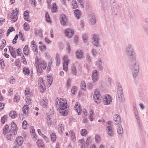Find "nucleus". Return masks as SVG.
<instances>
[{
	"mask_svg": "<svg viewBox=\"0 0 148 148\" xmlns=\"http://www.w3.org/2000/svg\"><path fill=\"white\" fill-rule=\"evenodd\" d=\"M98 73L97 70H94L92 73V78L93 82H95L97 81L99 78L98 75Z\"/></svg>",
	"mask_w": 148,
	"mask_h": 148,
	"instance_id": "15",
	"label": "nucleus"
},
{
	"mask_svg": "<svg viewBox=\"0 0 148 148\" xmlns=\"http://www.w3.org/2000/svg\"><path fill=\"white\" fill-rule=\"evenodd\" d=\"M103 103L104 105H108L110 103L112 99L110 95H106L104 97Z\"/></svg>",
	"mask_w": 148,
	"mask_h": 148,
	"instance_id": "13",
	"label": "nucleus"
},
{
	"mask_svg": "<svg viewBox=\"0 0 148 148\" xmlns=\"http://www.w3.org/2000/svg\"><path fill=\"white\" fill-rule=\"evenodd\" d=\"M25 93L27 97H32V91L29 88H26Z\"/></svg>",
	"mask_w": 148,
	"mask_h": 148,
	"instance_id": "26",
	"label": "nucleus"
},
{
	"mask_svg": "<svg viewBox=\"0 0 148 148\" xmlns=\"http://www.w3.org/2000/svg\"><path fill=\"white\" fill-rule=\"evenodd\" d=\"M87 19L89 23L91 25H93L95 24L96 19L93 13H90Z\"/></svg>",
	"mask_w": 148,
	"mask_h": 148,
	"instance_id": "10",
	"label": "nucleus"
},
{
	"mask_svg": "<svg viewBox=\"0 0 148 148\" xmlns=\"http://www.w3.org/2000/svg\"><path fill=\"white\" fill-rule=\"evenodd\" d=\"M28 106L27 105H25L23 108V112L24 114H27L29 110Z\"/></svg>",
	"mask_w": 148,
	"mask_h": 148,
	"instance_id": "37",
	"label": "nucleus"
},
{
	"mask_svg": "<svg viewBox=\"0 0 148 148\" xmlns=\"http://www.w3.org/2000/svg\"><path fill=\"white\" fill-rule=\"evenodd\" d=\"M24 28L25 30H28L29 29V26L27 23L25 22L24 25Z\"/></svg>",
	"mask_w": 148,
	"mask_h": 148,
	"instance_id": "59",
	"label": "nucleus"
},
{
	"mask_svg": "<svg viewBox=\"0 0 148 148\" xmlns=\"http://www.w3.org/2000/svg\"><path fill=\"white\" fill-rule=\"evenodd\" d=\"M87 133V130L85 129H83L81 132V135L83 136L85 135Z\"/></svg>",
	"mask_w": 148,
	"mask_h": 148,
	"instance_id": "60",
	"label": "nucleus"
},
{
	"mask_svg": "<svg viewBox=\"0 0 148 148\" xmlns=\"http://www.w3.org/2000/svg\"><path fill=\"white\" fill-rule=\"evenodd\" d=\"M35 34L36 36L39 35V36L42 38L43 36V35L42 34L41 29H39L38 31L36 30L35 32Z\"/></svg>",
	"mask_w": 148,
	"mask_h": 148,
	"instance_id": "38",
	"label": "nucleus"
},
{
	"mask_svg": "<svg viewBox=\"0 0 148 148\" xmlns=\"http://www.w3.org/2000/svg\"><path fill=\"white\" fill-rule=\"evenodd\" d=\"M0 65L3 69L4 67L5 64L3 59H1L0 60Z\"/></svg>",
	"mask_w": 148,
	"mask_h": 148,
	"instance_id": "61",
	"label": "nucleus"
},
{
	"mask_svg": "<svg viewBox=\"0 0 148 148\" xmlns=\"http://www.w3.org/2000/svg\"><path fill=\"white\" fill-rule=\"evenodd\" d=\"M74 108L78 114L79 115L80 113H81V110H82L79 104L78 103H77L75 104Z\"/></svg>",
	"mask_w": 148,
	"mask_h": 148,
	"instance_id": "24",
	"label": "nucleus"
},
{
	"mask_svg": "<svg viewBox=\"0 0 148 148\" xmlns=\"http://www.w3.org/2000/svg\"><path fill=\"white\" fill-rule=\"evenodd\" d=\"M78 143H79L81 148H85V141L84 139L79 140Z\"/></svg>",
	"mask_w": 148,
	"mask_h": 148,
	"instance_id": "34",
	"label": "nucleus"
},
{
	"mask_svg": "<svg viewBox=\"0 0 148 148\" xmlns=\"http://www.w3.org/2000/svg\"><path fill=\"white\" fill-rule=\"evenodd\" d=\"M38 81L39 90L41 92H43L45 91L47 86L45 85L43 79L41 77H40Z\"/></svg>",
	"mask_w": 148,
	"mask_h": 148,
	"instance_id": "9",
	"label": "nucleus"
},
{
	"mask_svg": "<svg viewBox=\"0 0 148 148\" xmlns=\"http://www.w3.org/2000/svg\"><path fill=\"white\" fill-rule=\"evenodd\" d=\"M52 79H51L50 78L48 77L47 80V82H46L47 84V87H48L50 86L52 83Z\"/></svg>",
	"mask_w": 148,
	"mask_h": 148,
	"instance_id": "41",
	"label": "nucleus"
},
{
	"mask_svg": "<svg viewBox=\"0 0 148 148\" xmlns=\"http://www.w3.org/2000/svg\"><path fill=\"white\" fill-rule=\"evenodd\" d=\"M77 90V88L75 86L73 87L71 89V92L72 94L74 95L76 93V91Z\"/></svg>",
	"mask_w": 148,
	"mask_h": 148,
	"instance_id": "44",
	"label": "nucleus"
},
{
	"mask_svg": "<svg viewBox=\"0 0 148 148\" xmlns=\"http://www.w3.org/2000/svg\"><path fill=\"white\" fill-rule=\"evenodd\" d=\"M8 128L9 126L7 125H5L3 130V133L4 135L6 134L8 132Z\"/></svg>",
	"mask_w": 148,
	"mask_h": 148,
	"instance_id": "43",
	"label": "nucleus"
},
{
	"mask_svg": "<svg viewBox=\"0 0 148 148\" xmlns=\"http://www.w3.org/2000/svg\"><path fill=\"white\" fill-rule=\"evenodd\" d=\"M27 124V121H24L23 122L22 126L23 129H25L26 128Z\"/></svg>",
	"mask_w": 148,
	"mask_h": 148,
	"instance_id": "64",
	"label": "nucleus"
},
{
	"mask_svg": "<svg viewBox=\"0 0 148 148\" xmlns=\"http://www.w3.org/2000/svg\"><path fill=\"white\" fill-rule=\"evenodd\" d=\"M126 53L130 59L135 60L136 59V55L134 50L130 45L127 46L125 48Z\"/></svg>",
	"mask_w": 148,
	"mask_h": 148,
	"instance_id": "4",
	"label": "nucleus"
},
{
	"mask_svg": "<svg viewBox=\"0 0 148 148\" xmlns=\"http://www.w3.org/2000/svg\"><path fill=\"white\" fill-rule=\"evenodd\" d=\"M55 104L58 106L60 113L62 115H66L67 112L66 110L67 108V102L65 100L60 98L58 99L55 100Z\"/></svg>",
	"mask_w": 148,
	"mask_h": 148,
	"instance_id": "1",
	"label": "nucleus"
},
{
	"mask_svg": "<svg viewBox=\"0 0 148 148\" xmlns=\"http://www.w3.org/2000/svg\"><path fill=\"white\" fill-rule=\"evenodd\" d=\"M72 72L74 75H75L77 73L76 69L74 66H72L71 68Z\"/></svg>",
	"mask_w": 148,
	"mask_h": 148,
	"instance_id": "49",
	"label": "nucleus"
},
{
	"mask_svg": "<svg viewBox=\"0 0 148 148\" xmlns=\"http://www.w3.org/2000/svg\"><path fill=\"white\" fill-rule=\"evenodd\" d=\"M26 97V103L28 104H29L31 103V101L30 99V97Z\"/></svg>",
	"mask_w": 148,
	"mask_h": 148,
	"instance_id": "56",
	"label": "nucleus"
},
{
	"mask_svg": "<svg viewBox=\"0 0 148 148\" xmlns=\"http://www.w3.org/2000/svg\"><path fill=\"white\" fill-rule=\"evenodd\" d=\"M99 36L97 35L93 34L92 37V39L93 40L92 43L95 46L98 47L99 44Z\"/></svg>",
	"mask_w": 148,
	"mask_h": 148,
	"instance_id": "12",
	"label": "nucleus"
},
{
	"mask_svg": "<svg viewBox=\"0 0 148 148\" xmlns=\"http://www.w3.org/2000/svg\"><path fill=\"white\" fill-rule=\"evenodd\" d=\"M23 72L25 75L28 76L30 73V70L27 67H25L23 68Z\"/></svg>",
	"mask_w": 148,
	"mask_h": 148,
	"instance_id": "27",
	"label": "nucleus"
},
{
	"mask_svg": "<svg viewBox=\"0 0 148 148\" xmlns=\"http://www.w3.org/2000/svg\"><path fill=\"white\" fill-rule=\"evenodd\" d=\"M39 48L41 51H44L46 49V45L45 44H42L39 46Z\"/></svg>",
	"mask_w": 148,
	"mask_h": 148,
	"instance_id": "52",
	"label": "nucleus"
},
{
	"mask_svg": "<svg viewBox=\"0 0 148 148\" xmlns=\"http://www.w3.org/2000/svg\"><path fill=\"white\" fill-rule=\"evenodd\" d=\"M56 65L58 66L59 64L60 63L59 57L58 55H57L56 56Z\"/></svg>",
	"mask_w": 148,
	"mask_h": 148,
	"instance_id": "58",
	"label": "nucleus"
},
{
	"mask_svg": "<svg viewBox=\"0 0 148 148\" xmlns=\"http://www.w3.org/2000/svg\"><path fill=\"white\" fill-rule=\"evenodd\" d=\"M67 47H66V51L68 53H69L71 52V48L70 45L69 43L67 42L66 43Z\"/></svg>",
	"mask_w": 148,
	"mask_h": 148,
	"instance_id": "50",
	"label": "nucleus"
},
{
	"mask_svg": "<svg viewBox=\"0 0 148 148\" xmlns=\"http://www.w3.org/2000/svg\"><path fill=\"white\" fill-rule=\"evenodd\" d=\"M10 117L12 119H14L17 116V114L16 112L14 111H11L9 114Z\"/></svg>",
	"mask_w": 148,
	"mask_h": 148,
	"instance_id": "31",
	"label": "nucleus"
},
{
	"mask_svg": "<svg viewBox=\"0 0 148 148\" xmlns=\"http://www.w3.org/2000/svg\"><path fill=\"white\" fill-rule=\"evenodd\" d=\"M11 125L12 131L14 132V135H16L17 132V127L16 125L14 122H12L11 123Z\"/></svg>",
	"mask_w": 148,
	"mask_h": 148,
	"instance_id": "20",
	"label": "nucleus"
},
{
	"mask_svg": "<svg viewBox=\"0 0 148 148\" xmlns=\"http://www.w3.org/2000/svg\"><path fill=\"white\" fill-rule=\"evenodd\" d=\"M113 120L114 121V124L116 125L120 124L121 122V117L118 114H115L114 116Z\"/></svg>",
	"mask_w": 148,
	"mask_h": 148,
	"instance_id": "14",
	"label": "nucleus"
},
{
	"mask_svg": "<svg viewBox=\"0 0 148 148\" xmlns=\"http://www.w3.org/2000/svg\"><path fill=\"white\" fill-rule=\"evenodd\" d=\"M8 117L6 115H4L1 118V121L2 124H4L5 121L7 119Z\"/></svg>",
	"mask_w": 148,
	"mask_h": 148,
	"instance_id": "39",
	"label": "nucleus"
},
{
	"mask_svg": "<svg viewBox=\"0 0 148 148\" xmlns=\"http://www.w3.org/2000/svg\"><path fill=\"white\" fill-rule=\"evenodd\" d=\"M35 65L37 72L42 73L43 70H45L47 67L46 63L42 59L36 57L35 58Z\"/></svg>",
	"mask_w": 148,
	"mask_h": 148,
	"instance_id": "2",
	"label": "nucleus"
},
{
	"mask_svg": "<svg viewBox=\"0 0 148 148\" xmlns=\"http://www.w3.org/2000/svg\"><path fill=\"white\" fill-rule=\"evenodd\" d=\"M24 18L25 20L28 22H30L29 20V12L28 10L25 11L24 13Z\"/></svg>",
	"mask_w": 148,
	"mask_h": 148,
	"instance_id": "28",
	"label": "nucleus"
},
{
	"mask_svg": "<svg viewBox=\"0 0 148 148\" xmlns=\"http://www.w3.org/2000/svg\"><path fill=\"white\" fill-rule=\"evenodd\" d=\"M57 6L56 3H53L52 4V7L51 9L52 12H55L57 10Z\"/></svg>",
	"mask_w": 148,
	"mask_h": 148,
	"instance_id": "42",
	"label": "nucleus"
},
{
	"mask_svg": "<svg viewBox=\"0 0 148 148\" xmlns=\"http://www.w3.org/2000/svg\"><path fill=\"white\" fill-rule=\"evenodd\" d=\"M70 135L71 137V139L73 142L76 140L75 134L73 130H71L70 131Z\"/></svg>",
	"mask_w": 148,
	"mask_h": 148,
	"instance_id": "29",
	"label": "nucleus"
},
{
	"mask_svg": "<svg viewBox=\"0 0 148 148\" xmlns=\"http://www.w3.org/2000/svg\"><path fill=\"white\" fill-rule=\"evenodd\" d=\"M22 56L21 60L23 63L25 65L27 64L26 59L23 55Z\"/></svg>",
	"mask_w": 148,
	"mask_h": 148,
	"instance_id": "54",
	"label": "nucleus"
},
{
	"mask_svg": "<svg viewBox=\"0 0 148 148\" xmlns=\"http://www.w3.org/2000/svg\"><path fill=\"white\" fill-rule=\"evenodd\" d=\"M81 112L83 116L84 117H86L87 115V112L85 109H84L83 110H81Z\"/></svg>",
	"mask_w": 148,
	"mask_h": 148,
	"instance_id": "47",
	"label": "nucleus"
},
{
	"mask_svg": "<svg viewBox=\"0 0 148 148\" xmlns=\"http://www.w3.org/2000/svg\"><path fill=\"white\" fill-rule=\"evenodd\" d=\"M94 100L97 104H99L101 100V97L99 91L97 90L95 91L93 95Z\"/></svg>",
	"mask_w": 148,
	"mask_h": 148,
	"instance_id": "8",
	"label": "nucleus"
},
{
	"mask_svg": "<svg viewBox=\"0 0 148 148\" xmlns=\"http://www.w3.org/2000/svg\"><path fill=\"white\" fill-rule=\"evenodd\" d=\"M117 92L118 99L119 101L123 103L125 101L123 92L121 86L120 84L117 85Z\"/></svg>",
	"mask_w": 148,
	"mask_h": 148,
	"instance_id": "6",
	"label": "nucleus"
},
{
	"mask_svg": "<svg viewBox=\"0 0 148 148\" xmlns=\"http://www.w3.org/2000/svg\"><path fill=\"white\" fill-rule=\"evenodd\" d=\"M80 86L82 89L84 90L86 89V84L84 81H82L81 83Z\"/></svg>",
	"mask_w": 148,
	"mask_h": 148,
	"instance_id": "51",
	"label": "nucleus"
},
{
	"mask_svg": "<svg viewBox=\"0 0 148 148\" xmlns=\"http://www.w3.org/2000/svg\"><path fill=\"white\" fill-rule=\"evenodd\" d=\"M52 119L51 118L47 119V123L48 125H51L52 124H54L56 123V120L52 121Z\"/></svg>",
	"mask_w": 148,
	"mask_h": 148,
	"instance_id": "40",
	"label": "nucleus"
},
{
	"mask_svg": "<svg viewBox=\"0 0 148 148\" xmlns=\"http://www.w3.org/2000/svg\"><path fill=\"white\" fill-rule=\"evenodd\" d=\"M40 103L43 108H47L48 105L47 99L45 98L44 99L41 100L40 101Z\"/></svg>",
	"mask_w": 148,
	"mask_h": 148,
	"instance_id": "22",
	"label": "nucleus"
},
{
	"mask_svg": "<svg viewBox=\"0 0 148 148\" xmlns=\"http://www.w3.org/2000/svg\"><path fill=\"white\" fill-rule=\"evenodd\" d=\"M14 63L15 65L18 68H20L21 67V65L19 60H16L14 62Z\"/></svg>",
	"mask_w": 148,
	"mask_h": 148,
	"instance_id": "45",
	"label": "nucleus"
},
{
	"mask_svg": "<svg viewBox=\"0 0 148 148\" xmlns=\"http://www.w3.org/2000/svg\"><path fill=\"white\" fill-rule=\"evenodd\" d=\"M133 106L134 113L136 120V122L138 125V126L140 129H141L142 128V124L140 121L138 112L136 108V104L134 103H133Z\"/></svg>",
	"mask_w": 148,
	"mask_h": 148,
	"instance_id": "5",
	"label": "nucleus"
},
{
	"mask_svg": "<svg viewBox=\"0 0 148 148\" xmlns=\"http://www.w3.org/2000/svg\"><path fill=\"white\" fill-rule=\"evenodd\" d=\"M95 139L97 143L99 142L101 140L100 136L98 135H97L95 136Z\"/></svg>",
	"mask_w": 148,
	"mask_h": 148,
	"instance_id": "63",
	"label": "nucleus"
},
{
	"mask_svg": "<svg viewBox=\"0 0 148 148\" xmlns=\"http://www.w3.org/2000/svg\"><path fill=\"white\" fill-rule=\"evenodd\" d=\"M36 145L39 148H44V143L42 140H38L36 141Z\"/></svg>",
	"mask_w": 148,
	"mask_h": 148,
	"instance_id": "23",
	"label": "nucleus"
},
{
	"mask_svg": "<svg viewBox=\"0 0 148 148\" xmlns=\"http://www.w3.org/2000/svg\"><path fill=\"white\" fill-rule=\"evenodd\" d=\"M58 129L59 133L60 134H61L63 132L64 130L63 125L62 124H59L58 126Z\"/></svg>",
	"mask_w": 148,
	"mask_h": 148,
	"instance_id": "30",
	"label": "nucleus"
},
{
	"mask_svg": "<svg viewBox=\"0 0 148 148\" xmlns=\"http://www.w3.org/2000/svg\"><path fill=\"white\" fill-rule=\"evenodd\" d=\"M132 62L130 69L134 78L137 76L139 70V65L138 62L135 60L130 59Z\"/></svg>",
	"mask_w": 148,
	"mask_h": 148,
	"instance_id": "3",
	"label": "nucleus"
},
{
	"mask_svg": "<svg viewBox=\"0 0 148 148\" xmlns=\"http://www.w3.org/2000/svg\"><path fill=\"white\" fill-rule=\"evenodd\" d=\"M106 131L108 134L111 137H112L114 135L113 126L111 125V122L108 121L106 129Z\"/></svg>",
	"mask_w": 148,
	"mask_h": 148,
	"instance_id": "7",
	"label": "nucleus"
},
{
	"mask_svg": "<svg viewBox=\"0 0 148 148\" xmlns=\"http://www.w3.org/2000/svg\"><path fill=\"white\" fill-rule=\"evenodd\" d=\"M45 18L46 21L49 23L51 22V21L50 20V18L49 17V16L48 14V13L47 12L45 14Z\"/></svg>",
	"mask_w": 148,
	"mask_h": 148,
	"instance_id": "55",
	"label": "nucleus"
},
{
	"mask_svg": "<svg viewBox=\"0 0 148 148\" xmlns=\"http://www.w3.org/2000/svg\"><path fill=\"white\" fill-rule=\"evenodd\" d=\"M72 7L73 9H75L77 7V5L76 1H72Z\"/></svg>",
	"mask_w": 148,
	"mask_h": 148,
	"instance_id": "46",
	"label": "nucleus"
},
{
	"mask_svg": "<svg viewBox=\"0 0 148 148\" xmlns=\"http://www.w3.org/2000/svg\"><path fill=\"white\" fill-rule=\"evenodd\" d=\"M23 52L25 55H27L29 53L28 45H25L23 48Z\"/></svg>",
	"mask_w": 148,
	"mask_h": 148,
	"instance_id": "36",
	"label": "nucleus"
},
{
	"mask_svg": "<svg viewBox=\"0 0 148 148\" xmlns=\"http://www.w3.org/2000/svg\"><path fill=\"white\" fill-rule=\"evenodd\" d=\"M23 139L21 136L17 137L15 140V144L17 146H21L23 143Z\"/></svg>",
	"mask_w": 148,
	"mask_h": 148,
	"instance_id": "19",
	"label": "nucleus"
},
{
	"mask_svg": "<svg viewBox=\"0 0 148 148\" xmlns=\"http://www.w3.org/2000/svg\"><path fill=\"white\" fill-rule=\"evenodd\" d=\"M17 13L16 11L14 10H13L12 11L10 18L12 21L15 22L17 20L18 18Z\"/></svg>",
	"mask_w": 148,
	"mask_h": 148,
	"instance_id": "17",
	"label": "nucleus"
},
{
	"mask_svg": "<svg viewBox=\"0 0 148 148\" xmlns=\"http://www.w3.org/2000/svg\"><path fill=\"white\" fill-rule=\"evenodd\" d=\"M69 60L67 56H65L63 58V66L64 70L67 71L68 70V65Z\"/></svg>",
	"mask_w": 148,
	"mask_h": 148,
	"instance_id": "11",
	"label": "nucleus"
},
{
	"mask_svg": "<svg viewBox=\"0 0 148 148\" xmlns=\"http://www.w3.org/2000/svg\"><path fill=\"white\" fill-rule=\"evenodd\" d=\"M117 130L118 133L121 134L123 132V129L121 125H120L117 127Z\"/></svg>",
	"mask_w": 148,
	"mask_h": 148,
	"instance_id": "35",
	"label": "nucleus"
},
{
	"mask_svg": "<svg viewBox=\"0 0 148 148\" xmlns=\"http://www.w3.org/2000/svg\"><path fill=\"white\" fill-rule=\"evenodd\" d=\"M50 136L51 138L52 141L53 142L56 140V137L55 134L54 133H53L51 134Z\"/></svg>",
	"mask_w": 148,
	"mask_h": 148,
	"instance_id": "48",
	"label": "nucleus"
},
{
	"mask_svg": "<svg viewBox=\"0 0 148 148\" xmlns=\"http://www.w3.org/2000/svg\"><path fill=\"white\" fill-rule=\"evenodd\" d=\"M83 53L81 50H78L76 52V56L77 58H83Z\"/></svg>",
	"mask_w": 148,
	"mask_h": 148,
	"instance_id": "25",
	"label": "nucleus"
},
{
	"mask_svg": "<svg viewBox=\"0 0 148 148\" xmlns=\"http://www.w3.org/2000/svg\"><path fill=\"white\" fill-rule=\"evenodd\" d=\"M96 65L100 71L103 70V67L102 66L101 59L100 58H99L96 61Z\"/></svg>",
	"mask_w": 148,
	"mask_h": 148,
	"instance_id": "21",
	"label": "nucleus"
},
{
	"mask_svg": "<svg viewBox=\"0 0 148 148\" xmlns=\"http://www.w3.org/2000/svg\"><path fill=\"white\" fill-rule=\"evenodd\" d=\"M52 62V61H50L48 63V65L47 67V71H49L51 70V67Z\"/></svg>",
	"mask_w": 148,
	"mask_h": 148,
	"instance_id": "57",
	"label": "nucleus"
},
{
	"mask_svg": "<svg viewBox=\"0 0 148 148\" xmlns=\"http://www.w3.org/2000/svg\"><path fill=\"white\" fill-rule=\"evenodd\" d=\"M32 49L34 52H35L36 54L38 53V50L36 45L33 46Z\"/></svg>",
	"mask_w": 148,
	"mask_h": 148,
	"instance_id": "62",
	"label": "nucleus"
},
{
	"mask_svg": "<svg viewBox=\"0 0 148 148\" xmlns=\"http://www.w3.org/2000/svg\"><path fill=\"white\" fill-rule=\"evenodd\" d=\"M83 39L84 42H86L88 39V35L86 34H83Z\"/></svg>",
	"mask_w": 148,
	"mask_h": 148,
	"instance_id": "53",
	"label": "nucleus"
},
{
	"mask_svg": "<svg viewBox=\"0 0 148 148\" xmlns=\"http://www.w3.org/2000/svg\"><path fill=\"white\" fill-rule=\"evenodd\" d=\"M64 33L66 36L71 38L74 34V31L73 29H68L65 31Z\"/></svg>",
	"mask_w": 148,
	"mask_h": 148,
	"instance_id": "16",
	"label": "nucleus"
},
{
	"mask_svg": "<svg viewBox=\"0 0 148 148\" xmlns=\"http://www.w3.org/2000/svg\"><path fill=\"white\" fill-rule=\"evenodd\" d=\"M14 135V132L12 131H9L8 132L7 134V138L9 140L11 138H12L13 137V135Z\"/></svg>",
	"mask_w": 148,
	"mask_h": 148,
	"instance_id": "32",
	"label": "nucleus"
},
{
	"mask_svg": "<svg viewBox=\"0 0 148 148\" xmlns=\"http://www.w3.org/2000/svg\"><path fill=\"white\" fill-rule=\"evenodd\" d=\"M74 13L75 17L77 19H79L81 15L80 11L77 9L75 10L74 11Z\"/></svg>",
	"mask_w": 148,
	"mask_h": 148,
	"instance_id": "33",
	"label": "nucleus"
},
{
	"mask_svg": "<svg viewBox=\"0 0 148 148\" xmlns=\"http://www.w3.org/2000/svg\"><path fill=\"white\" fill-rule=\"evenodd\" d=\"M60 19V22L62 25H66L68 19L66 15L64 14H61Z\"/></svg>",
	"mask_w": 148,
	"mask_h": 148,
	"instance_id": "18",
	"label": "nucleus"
}]
</instances>
